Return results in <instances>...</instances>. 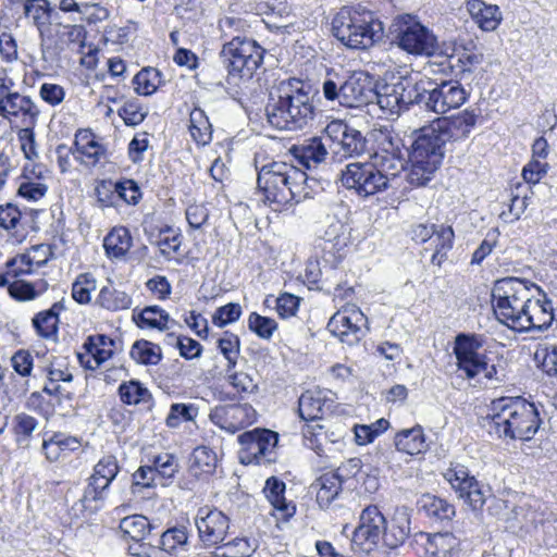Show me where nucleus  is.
<instances>
[{
  "label": "nucleus",
  "instance_id": "nucleus-1",
  "mask_svg": "<svg viewBox=\"0 0 557 557\" xmlns=\"http://www.w3.org/2000/svg\"><path fill=\"white\" fill-rule=\"evenodd\" d=\"M315 184V180L309 178L305 171L281 161L263 165L257 175V188L262 201L274 211L312 198Z\"/></svg>",
  "mask_w": 557,
  "mask_h": 557
},
{
  "label": "nucleus",
  "instance_id": "nucleus-2",
  "mask_svg": "<svg viewBox=\"0 0 557 557\" xmlns=\"http://www.w3.org/2000/svg\"><path fill=\"white\" fill-rule=\"evenodd\" d=\"M486 420L488 432L504 441H531L542 424L535 404L521 396L493 399Z\"/></svg>",
  "mask_w": 557,
  "mask_h": 557
},
{
  "label": "nucleus",
  "instance_id": "nucleus-3",
  "mask_svg": "<svg viewBox=\"0 0 557 557\" xmlns=\"http://www.w3.org/2000/svg\"><path fill=\"white\" fill-rule=\"evenodd\" d=\"M268 122L277 129L297 131L315 115V107L304 84L297 79L282 82L270 92L265 107Z\"/></svg>",
  "mask_w": 557,
  "mask_h": 557
},
{
  "label": "nucleus",
  "instance_id": "nucleus-4",
  "mask_svg": "<svg viewBox=\"0 0 557 557\" xmlns=\"http://www.w3.org/2000/svg\"><path fill=\"white\" fill-rule=\"evenodd\" d=\"M446 144L434 122L412 133L410 146L406 149L411 162L408 174L411 185L425 186L433 178L443 162Z\"/></svg>",
  "mask_w": 557,
  "mask_h": 557
},
{
  "label": "nucleus",
  "instance_id": "nucleus-5",
  "mask_svg": "<svg viewBox=\"0 0 557 557\" xmlns=\"http://www.w3.org/2000/svg\"><path fill=\"white\" fill-rule=\"evenodd\" d=\"M533 292L541 288L533 282L515 276L495 281L492 288L493 310L497 321L512 330Z\"/></svg>",
  "mask_w": 557,
  "mask_h": 557
},
{
  "label": "nucleus",
  "instance_id": "nucleus-6",
  "mask_svg": "<svg viewBox=\"0 0 557 557\" xmlns=\"http://www.w3.org/2000/svg\"><path fill=\"white\" fill-rule=\"evenodd\" d=\"M333 35L351 49H367L383 37L384 25L372 12H339L332 21Z\"/></svg>",
  "mask_w": 557,
  "mask_h": 557
},
{
  "label": "nucleus",
  "instance_id": "nucleus-7",
  "mask_svg": "<svg viewBox=\"0 0 557 557\" xmlns=\"http://www.w3.org/2000/svg\"><path fill=\"white\" fill-rule=\"evenodd\" d=\"M264 53L265 49L255 39L233 36L223 45L220 59L227 70L228 78L249 81L262 65Z\"/></svg>",
  "mask_w": 557,
  "mask_h": 557
},
{
  "label": "nucleus",
  "instance_id": "nucleus-8",
  "mask_svg": "<svg viewBox=\"0 0 557 557\" xmlns=\"http://www.w3.org/2000/svg\"><path fill=\"white\" fill-rule=\"evenodd\" d=\"M325 99L348 108H362L374 104L376 85L373 76L363 71L352 72L346 79L337 83L326 78L322 85Z\"/></svg>",
  "mask_w": 557,
  "mask_h": 557
},
{
  "label": "nucleus",
  "instance_id": "nucleus-9",
  "mask_svg": "<svg viewBox=\"0 0 557 557\" xmlns=\"http://www.w3.org/2000/svg\"><path fill=\"white\" fill-rule=\"evenodd\" d=\"M398 174L383 170L372 160L354 162L342 172L341 182L348 189H354L359 197L367 198L382 193L389 187V182Z\"/></svg>",
  "mask_w": 557,
  "mask_h": 557
},
{
  "label": "nucleus",
  "instance_id": "nucleus-10",
  "mask_svg": "<svg viewBox=\"0 0 557 557\" xmlns=\"http://www.w3.org/2000/svg\"><path fill=\"white\" fill-rule=\"evenodd\" d=\"M367 152L369 159L380 164L383 170L400 174L405 170V144L400 136L388 126L373 128L367 134Z\"/></svg>",
  "mask_w": 557,
  "mask_h": 557
},
{
  "label": "nucleus",
  "instance_id": "nucleus-11",
  "mask_svg": "<svg viewBox=\"0 0 557 557\" xmlns=\"http://www.w3.org/2000/svg\"><path fill=\"white\" fill-rule=\"evenodd\" d=\"M392 33L399 48L416 55H431L437 47L436 36L413 15L394 18Z\"/></svg>",
  "mask_w": 557,
  "mask_h": 557
},
{
  "label": "nucleus",
  "instance_id": "nucleus-12",
  "mask_svg": "<svg viewBox=\"0 0 557 557\" xmlns=\"http://www.w3.org/2000/svg\"><path fill=\"white\" fill-rule=\"evenodd\" d=\"M239 460L244 465H269L276 460L278 435L268 429H255L238 436Z\"/></svg>",
  "mask_w": 557,
  "mask_h": 557
},
{
  "label": "nucleus",
  "instance_id": "nucleus-13",
  "mask_svg": "<svg viewBox=\"0 0 557 557\" xmlns=\"http://www.w3.org/2000/svg\"><path fill=\"white\" fill-rule=\"evenodd\" d=\"M324 137L330 141L332 153L341 158H355L366 154L367 135L342 120H332L324 128Z\"/></svg>",
  "mask_w": 557,
  "mask_h": 557
},
{
  "label": "nucleus",
  "instance_id": "nucleus-14",
  "mask_svg": "<svg viewBox=\"0 0 557 557\" xmlns=\"http://www.w3.org/2000/svg\"><path fill=\"white\" fill-rule=\"evenodd\" d=\"M483 345L484 336L481 334L459 333L455 337L454 354L457 366L468 379H474L487 369L486 355L479 352Z\"/></svg>",
  "mask_w": 557,
  "mask_h": 557
},
{
  "label": "nucleus",
  "instance_id": "nucleus-15",
  "mask_svg": "<svg viewBox=\"0 0 557 557\" xmlns=\"http://www.w3.org/2000/svg\"><path fill=\"white\" fill-rule=\"evenodd\" d=\"M444 478L472 510H479L484 506L490 490L471 475L467 467L460 463L451 465L444 472Z\"/></svg>",
  "mask_w": 557,
  "mask_h": 557
},
{
  "label": "nucleus",
  "instance_id": "nucleus-16",
  "mask_svg": "<svg viewBox=\"0 0 557 557\" xmlns=\"http://www.w3.org/2000/svg\"><path fill=\"white\" fill-rule=\"evenodd\" d=\"M425 111L444 114L451 109L461 107L468 99V91L460 82L455 79L436 83L430 79Z\"/></svg>",
  "mask_w": 557,
  "mask_h": 557
},
{
  "label": "nucleus",
  "instance_id": "nucleus-17",
  "mask_svg": "<svg viewBox=\"0 0 557 557\" xmlns=\"http://www.w3.org/2000/svg\"><path fill=\"white\" fill-rule=\"evenodd\" d=\"M523 313L515 323L512 331L518 333H540L546 331L554 321V308L552 300L542 294V298H535L532 293Z\"/></svg>",
  "mask_w": 557,
  "mask_h": 557
},
{
  "label": "nucleus",
  "instance_id": "nucleus-18",
  "mask_svg": "<svg viewBox=\"0 0 557 557\" xmlns=\"http://www.w3.org/2000/svg\"><path fill=\"white\" fill-rule=\"evenodd\" d=\"M117 460L113 455L103 456L94 467L81 502L87 506L90 502L101 500L104 492L119 473Z\"/></svg>",
  "mask_w": 557,
  "mask_h": 557
},
{
  "label": "nucleus",
  "instance_id": "nucleus-19",
  "mask_svg": "<svg viewBox=\"0 0 557 557\" xmlns=\"http://www.w3.org/2000/svg\"><path fill=\"white\" fill-rule=\"evenodd\" d=\"M256 410L249 404H230L214 407L209 414L212 423L235 433L256 421Z\"/></svg>",
  "mask_w": 557,
  "mask_h": 557
},
{
  "label": "nucleus",
  "instance_id": "nucleus-20",
  "mask_svg": "<svg viewBox=\"0 0 557 557\" xmlns=\"http://www.w3.org/2000/svg\"><path fill=\"white\" fill-rule=\"evenodd\" d=\"M199 539L206 546L222 543L230 528V520L222 511L201 507L195 518Z\"/></svg>",
  "mask_w": 557,
  "mask_h": 557
},
{
  "label": "nucleus",
  "instance_id": "nucleus-21",
  "mask_svg": "<svg viewBox=\"0 0 557 557\" xmlns=\"http://www.w3.org/2000/svg\"><path fill=\"white\" fill-rule=\"evenodd\" d=\"M334 313L327 322L329 332L342 343L349 346L358 344L364 336L360 323L366 321L363 313L358 308H352Z\"/></svg>",
  "mask_w": 557,
  "mask_h": 557
},
{
  "label": "nucleus",
  "instance_id": "nucleus-22",
  "mask_svg": "<svg viewBox=\"0 0 557 557\" xmlns=\"http://www.w3.org/2000/svg\"><path fill=\"white\" fill-rule=\"evenodd\" d=\"M413 540L423 547V557H454L459 547V540L451 532H418Z\"/></svg>",
  "mask_w": 557,
  "mask_h": 557
},
{
  "label": "nucleus",
  "instance_id": "nucleus-23",
  "mask_svg": "<svg viewBox=\"0 0 557 557\" xmlns=\"http://www.w3.org/2000/svg\"><path fill=\"white\" fill-rule=\"evenodd\" d=\"M476 120L478 115L473 111L465 110L449 117L437 119L434 123L448 143L467 138Z\"/></svg>",
  "mask_w": 557,
  "mask_h": 557
},
{
  "label": "nucleus",
  "instance_id": "nucleus-24",
  "mask_svg": "<svg viewBox=\"0 0 557 557\" xmlns=\"http://www.w3.org/2000/svg\"><path fill=\"white\" fill-rule=\"evenodd\" d=\"M64 300L55 301L49 309L37 312L32 318L36 335L45 341L59 342L60 313L64 311Z\"/></svg>",
  "mask_w": 557,
  "mask_h": 557
},
{
  "label": "nucleus",
  "instance_id": "nucleus-25",
  "mask_svg": "<svg viewBox=\"0 0 557 557\" xmlns=\"http://www.w3.org/2000/svg\"><path fill=\"white\" fill-rule=\"evenodd\" d=\"M411 516L406 507L396 508L391 520H386L383 533V543L394 549L401 546L411 533Z\"/></svg>",
  "mask_w": 557,
  "mask_h": 557
},
{
  "label": "nucleus",
  "instance_id": "nucleus-26",
  "mask_svg": "<svg viewBox=\"0 0 557 557\" xmlns=\"http://www.w3.org/2000/svg\"><path fill=\"white\" fill-rule=\"evenodd\" d=\"M73 149L75 159L87 165H96L107 157V148L95 139L94 133L87 129L76 132Z\"/></svg>",
  "mask_w": 557,
  "mask_h": 557
},
{
  "label": "nucleus",
  "instance_id": "nucleus-27",
  "mask_svg": "<svg viewBox=\"0 0 557 557\" xmlns=\"http://www.w3.org/2000/svg\"><path fill=\"white\" fill-rule=\"evenodd\" d=\"M394 84L398 89L404 111L413 104H418L421 109L425 110L428 87H431L430 79L414 81L412 77H399Z\"/></svg>",
  "mask_w": 557,
  "mask_h": 557
},
{
  "label": "nucleus",
  "instance_id": "nucleus-28",
  "mask_svg": "<svg viewBox=\"0 0 557 557\" xmlns=\"http://www.w3.org/2000/svg\"><path fill=\"white\" fill-rule=\"evenodd\" d=\"M187 531L184 527H174L164 531L158 540V545L148 544L151 554L149 557H171L177 549H185L187 545Z\"/></svg>",
  "mask_w": 557,
  "mask_h": 557
},
{
  "label": "nucleus",
  "instance_id": "nucleus-29",
  "mask_svg": "<svg viewBox=\"0 0 557 557\" xmlns=\"http://www.w3.org/2000/svg\"><path fill=\"white\" fill-rule=\"evenodd\" d=\"M35 253H41L44 256L42 259H37L36 256L30 257L29 255L22 253L17 255L14 258H11L7 261L5 265L8 268V274L13 277H17L25 274H30L33 272V265L35 264L37 268H42L49 261V259L53 256L51 247L48 245H38L33 248Z\"/></svg>",
  "mask_w": 557,
  "mask_h": 557
},
{
  "label": "nucleus",
  "instance_id": "nucleus-30",
  "mask_svg": "<svg viewBox=\"0 0 557 557\" xmlns=\"http://www.w3.org/2000/svg\"><path fill=\"white\" fill-rule=\"evenodd\" d=\"M417 507L432 523L450 521L456 513L454 505L432 494H423L418 499Z\"/></svg>",
  "mask_w": 557,
  "mask_h": 557
},
{
  "label": "nucleus",
  "instance_id": "nucleus-31",
  "mask_svg": "<svg viewBox=\"0 0 557 557\" xmlns=\"http://www.w3.org/2000/svg\"><path fill=\"white\" fill-rule=\"evenodd\" d=\"M344 470L345 467H338L336 471L326 472L317 480V502L322 509H327L339 495L345 480Z\"/></svg>",
  "mask_w": 557,
  "mask_h": 557
},
{
  "label": "nucleus",
  "instance_id": "nucleus-32",
  "mask_svg": "<svg viewBox=\"0 0 557 557\" xmlns=\"http://www.w3.org/2000/svg\"><path fill=\"white\" fill-rule=\"evenodd\" d=\"M467 9L472 20L482 30L492 32L502 22V13L496 4H488L483 0H469Z\"/></svg>",
  "mask_w": 557,
  "mask_h": 557
},
{
  "label": "nucleus",
  "instance_id": "nucleus-33",
  "mask_svg": "<svg viewBox=\"0 0 557 557\" xmlns=\"http://www.w3.org/2000/svg\"><path fill=\"white\" fill-rule=\"evenodd\" d=\"M285 488V483L275 476L269 478L263 488L265 497L283 520H287L296 512V507L286 502Z\"/></svg>",
  "mask_w": 557,
  "mask_h": 557
},
{
  "label": "nucleus",
  "instance_id": "nucleus-34",
  "mask_svg": "<svg viewBox=\"0 0 557 557\" xmlns=\"http://www.w3.org/2000/svg\"><path fill=\"white\" fill-rule=\"evenodd\" d=\"M395 446L397 450L411 456L426 451L428 444L422 426L417 424L396 433Z\"/></svg>",
  "mask_w": 557,
  "mask_h": 557
},
{
  "label": "nucleus",
  "instance_id": "nucleus-35",
  "mask_svg": "<svg viewBox=\"0 0 557 557\" xmlns=\"http://www.w3.org/2000/svg\"><path fill=\"white\" fill-rule=\"evenodd\" d=\"M119 528L124 539L140 543L144 549L148 547L144 541L150 535L153 527L145 516H127L120 521Z\"/></svg>",
  "mask_w": 557,
  "mask_h": 557
},
{
  "label": "nucleus",
  "instance_id": "nucleus-36",
  "mask_svg": "<svg viewBox=\"0 0 557 557\" xmlns=\"http://www.w3.org/2000/svg\"><path fill=\"white\" fill-rule=\"evenodd\" d=\"M292 151L299 163L308 169L311 163L315 165L323 162L327 156L326 146L321 137L306 139L301 145L294 146Z\"/></svg>",
  "mask_w": 557,
  "mask_h": 557
},
{
  "label": "nucleus",
  "instance_id": "nucleus-37",
  "mask_svg": "<svg viewBox=\"0 0 557 557\" xmlns=\"http://www.w3.org/2000/svg\"><path fill=\"white\" fill-rule=\"evenodd\" d=\"M325 408L326 401L322 391H306L298 399V413L305 421L322 419Z\"/></svg>",
  "mask_w": 557,
  "mask_h": 557
},
{
  "label": "nucleus",
  "instance_id": "nucleus-38",
  "mask_svg": "<svg viewBox=\"0 0 557 557\" xmlns=\"http://www.w3.org/2000/svg\"><path fill=\"white\" fill-rule=\"evenodd\" d=\"M137 326L140 329H157L165 331L173 325L176 321L171 319L169 313L159 306H148L133 317Z\"/></svg>",
  "mask_w": 557,
  "mask_h": 557
},
{
  "label": "nucleus",
  "instance_id": "nucleus-39",
  "mask_svg": "<svg viewBox=\"0 0 557 557\" xmlns=\"http://www.w3.org/2000/svg\"><path fill=\"white\" fill-rule=\"evenodd\" d=\"M216 454L207 446L196 447L189 458L188 471L190 475L199 479L203 474H211L216 467Z\"/></svg>",
  "mask_w": 557,
  "mask_h": 557
},
{
  "label": "nucleus",
  "instance_id": "nucleus-40",
  "mask_svg": "<svg viewBox=\"0 0 557 557\" xmlns=\"http://www.w3.org/2000/svg\"><path fill=\"white\" fill-rule=\"evenodd\" d=\"M132 246V236L126 227H114L103 239L106 253L110 258H122Z\"/></svg>",
  "mask_w": 557,
  "mask_h": 557
},
{
  "label": "nucleus",
  "instance_id": "nucleus-41",
  "mask_svg": "<svg viewBox=\"0 0 557 557\" xmlns=\"http://www.w3.org/2000/svg\"><path fill=\"white\" fill-rule=\"evenodd\" d=\"M117 394L121 401L128 406L152 403L149 389L138 380H129L119 385Z\"/></svg>",
  "mask_w": 557,
  "mask_h": 557
},
{
  "label": "nucleus",
  "instance_id": "nucleus-42",
  "mask_svg": "<svg viewBox=\"0 0 557 557\" xmlns=\"http://www.w3.org/2000/svg\"><path fill=\"white\" fill-rule=\"evenodd\" d=\"M433 237L434 252L431 262L441 267L447 258V252L453 248L455 233L450 225H437Z\"/></svg>",
  "mask_w": 557,
  "mask_h": 557
},
{
  "label": "nucleus",
  "instance_id": "nucleus-43",
  "mask_svg": "<svg viewBox=\"0 0 557 557\" xmlns=\"http://www.w3.org/2000/svg\"><path fill=\"white\" fill-rule=\"evenodd\" d=\"M132 297L112 285L103 286L98 295L97 304L110 311L126 310L132 306Z\"/></svg>",
  "mask_w": 557,
  "mask_h": 557
},
{
  "label": "nucleus",
  "instance_id": "nucleus-44",
  "mask_svg": "<svg viewBox=\"0 0 557 557\" xmlns=\"http://www.w3.org/2000/svg\"><path fill=\"white\" fill-rule=\"evenodd\" d=\"M189 133L198 145H207L211 141L212 129L208 116L200 108H194L189 114Z\"/></svg>",
  "mask_w": 557,
  "mask_h": 557
},
{
  "label": "nucleus",
  "instance_id": "nucleus-45",
  "mask_svg": "<svg viewBox=\"0 0 557 557\" xmlns=\"http://www.w3.org/2000/svg\"><path fill=\"white\" fill-rule=\"evenodd\" d=\"M152 470L162 486L168 485V481L173 479L178 472L177 458L169 453L160 454L151 459Z\"/></svg>",
  "mask_w": 557,
  "mask_h": 557
},
{
  "label": "nucleus",
  "instance_id": "nucleus-46",
  "mask_svg": "<svg viewBox=\"0 0 557 557\" xmlns=\"http://www.w3.org/2000/svg\"><path fill=\"white\" fill-rule=\"evenodd\" d=\"M129 356L140 364H158L162 359L160 346L146 339L136 341L131 348Z\"/></svg>",
  "mask_w": 557,
  "mask_h": 557
},
{
  "label": "nucleus",
  "instance_id": "nucleus-47",
  "mask_svg": "<svg viewBox=\"0 0 557 557\" xmlns=\"http://www.w3.org/2000/svg\"><path fill=\"white\" fill-rule=\"evenodd\" d=\"M374 104L388 114H399L404 111L398 96V89L395 84H384L380 89L376 88Z\"/></svg>",
  "mask_w": 557,
  "mask_h": 557
},
{
  "label": "nucleus",
  "instance_id": "nucleus-48",
  "mask_svg": "<svg viewBox=\"0 0 557 557\" xmlns=\"http://www.w3.org/2000/svg\"><path fill=\"white\" fill-rule=\"evenodd\" d=\"M160 83L161 72L154 67H145L133 78L135 91L143 96H150L156 92Z\"/></svg>",
  "mask_w": 557,
  "mask_h": 557
},
{
  "label": "nucleus",
  "instance_id": "nucleus-49",
  "mask_svg": "<svg viewBox=\"0 0 557 557\" xmlns=\"http://www.w3.org/2000/svg\"><path fill=\"white\" fill-rule=\"evenodd\" d=\"M218 347L227 360L226 372L232 371L236 367L240 351L239 337L231 332H224V335L218 341Z\"/></svg>",
  "mask_w": 557,
  "mask_h": 557
},
{
  "label": "nucleus",
  "instance_id": "nucleus-50",
  "mask_svg": "<svg viewBox=\"0 0 557 557\" xmlns=\"http://www.w3.org/2000/svg\"><path fill=\"white\" fill-rule=\"evenodd\" d=\"M157 246L160 249V253L168 260L172 258V253H177L182 244V236L180 233L166 225L160 230L159 239Z\"/></svg>",
  "mask_w": 557,
  "mask_h": 557
},
{
  "label": "nucleus",
  "instance_id": "nucleus-51",
  "mask_svg": "<svg viewBox=\"0 0 557 557\" xmlns=\"http://www.w3.org/2000/svg\"><path fill=\"white\" fill-rule=\"evenodd\" d=\"M483 55L481 53L472 52L466 48L456 50V52L446 59L447 66L454 72L458 66V72L463 73L470 71V67L478 65L482 62Z\"/></svg>",
  "mask_w": 557,
  "mask_h": 557
},
{
  "label": "nucleus",
  "instance_id": "nucleus-52",
  "mask_svg": "<svg viewBox=\"0 0 557 557\" xmlns=\"http://www.w3.org/2000/svg\"><path fill=\"white\" fill-rule=\"evenodd\" d=\"M381 541V535L368 531L366 527L358 525L354 531L351 545L356 552L369 554L377 547Z\"/></svg>",
  "mask_w": 557,
  "mask_h": 557
},
{
  "label": "nucleus",
  "instance_id": "nucleus-53",
  "mask_svg": "<svg viewBox=\"0 0 557 557\" xmlns=\"http://www.w3.org/2000/svg\"><path fill=\"white\" fill-rule=\"evenodd\" d=\"M360 527H366L370 532H375L383 539L386 527V518L375 505L367 506L360 515Z\"/></svg>",
  "mask_w": 557,
  "mask_h": 557
},
{
  "label": "nucleus",
  "instance_id": "nucleus-54",
  "mask_svg": "<svg viewBox=\"0 0 557 557\" xmlns=\"http://www.w3.org/2000/svg\"><path fill=\"white\" fill-rule=\"evenodd\" d=\"M198 414V408L193 404H172L165 419L166 426L178 428L183 421H193Z\"/></svg>",
  "mask_w": 557,
  "mask_h": 557
},
{
  "label": "nucleus",
  "instance_id": "nucleus-55",
  "mask_svg": "<svg viewBox=\"0 0 557 557\" xmlns=\"http://www.w3.org/2000/svg\"><path fill=\"white\" fill-rule=\"evenodd\" d=\"M96 288V280L89 273H83L77 276L72 285V297L81 304H88L91 299L90 293Z\"/></svg>",
  "mask_w": 557,
  "mask_h": 557
},
{
  "label": "nucleus",
  "instance_id": "nucleus-56",
  "mask_svg": "<svg viewBox=\"0 0 557 557\" xmlns=\"http://www.w3.org/2000/svg\"><path fill=\"white\" fill-rule=\"evenodd\" d=\"M117 114L127 126H136L146 119L148 112L144 110L138 99H133L124 102L117 110Z\"/></svg>",
  "mask_w": 557,
  "mask_h": 557
},
{
  "label": "nucleus",
  "instance_id": "nucleus-57",
  "mask_svg": "<svg viewBox=\"0 0 557 557\" xmlns=\"http://www.w3.org/2000/svg\"><path fill=\"white\" fill-rule=\"evenodd\" d=\"M248 327L251 332L256 333L260 338L270 339L277 329L275 320L251 312L248 318Z\"/></svg>",
  "mask_w": 557,
  "mask_h": 557
},
{
  "label": "nucleus",
  "instance_id": "nucleus-58",
  "mask_svg": "<svg viewBox=\"0 0 557 557\" xmlns=\"http://www.w3.org/2000/svg\"><path fill=\"white\" fill-rule=\"evenodd\" d=\"M38 421L30 414L25 412L18 413L14 417V433L18 443L28 441L32 433L37 429Z\"/></svg>",
  "mask_w": 557,
  "mask_h": 557
},
{
  "label": "nucleus",
  "instance_id": "nucleus-59",
  "mask_svg": "<svg viewBox=\"0 0 557 557\" xmlns=\"http://www.w3.org/2000/svg\"><path fill=\"white\" fill-rule=\"evenodd\" d=\"M97 202L101 208L114 206L117 197V182L111 180H102L95 187Z\"/></svg>",
  "mask_w": 557,
  "mask_h": 557
},
{
  "label": "nucleus",
  "instance_id": "nucleus-60",
  "mask_svg": "<svg viewBox=\"0 0 557 557\" xmlns=\"http://www.w3.org/2000/svg\"><path fill=\"white\" fill-rule=\"evenodd\" d=\"M230 384L242 394H252L258 392V383L255 379L245 372H226Z\"/></svg>",
  "mask_w": 557,
  "mask_h": 557
},
{
  "label": "nucleus",
  "instance_id": "nucleus-61",
  "mask_svg": "<svg viewBox=\"0 0 557 557\" xmlns=\"http://www.w3.org/2000/svg\"><path fill=\"white\" fill-rule=\"evenodd\" d=\"M242 308L238 304L230 302L225 306H222L216 309L212 317V322L219 326L223 327L226 324L233 323L240 318Z\"/></svg>",
  "mask_w": 557,
  "mask_h": 557
},
{
  "label": "nucleus",
  "instance_id": "nucleus-62",
  "mask_svg": "<svg viewBox=\"0 0 557 557\" xmlns=\"http://www.w3.org/2000/svg\"><path fill=\"white\" fill-rule=\"evenodd\" d=\"M8 289H9L10 296L17 301L34 300L40 294L38 290H36L34 284L23 281V280H18V281L11 283L9 285Z\"/></svg>",
  "mask_w": 557,
  "mask_h": 557
},
{
  "label": "nucleus",
  "instance_id": "nucleus-63",
  "mask_svg": "<svg viewBox=\"0 0 557 557\" xmlns=\"http://www.w3.org/2000/svg\"><path fill=\"white\" fill-rule=\"evenodd\" d=\"M221 557H249L253 549L247 539L236 537L223 544Z\"/></svg>",
  "mask_w": 557,
  "mask_h": 557
},
{
  "label": "nucleus",
  "instance_id": "nucleus-64",
  "mask_svg": "<svg viewBox=\"0 0 557 557\" xmlns=\"http://www.w3.org/2000/svg\"><path fill=\"white\" fill-rule=\"evenodd\" d=\"M117 198L127 205H137L141 198V191L134 180L125 178L117 182Z\"/></svg>",
  "mask_w": 557,
  "mask_h": 557
}]
</instances>
